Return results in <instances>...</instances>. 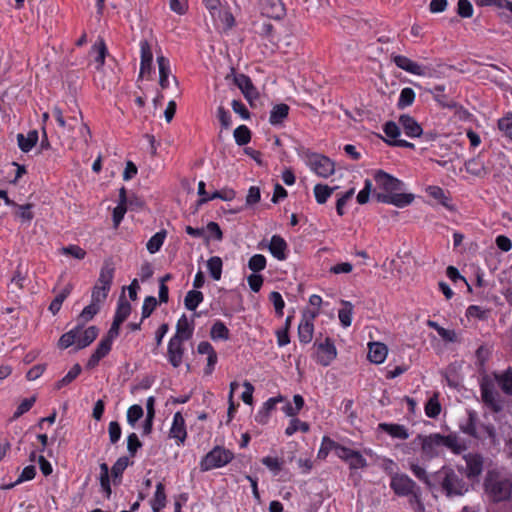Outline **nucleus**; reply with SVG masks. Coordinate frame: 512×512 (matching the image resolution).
<instances>
[{"mask_svg":"<svg viewBox=\"0 0 512 512\" xmlns=\"http://www.w3.org/2000/svg\"><path fill=\"white\" fill-rule=\"evenodd\" d=\"M207 269L210 277L219 281L222 277L223 261L219 256H212L207 261Z\"/></svg>","mask_w":512,"mask_h":512,"instance_id":"nucleus-36","label":"nucleus"},{"mask_svg":"<svg viewBox=\"0 0 512 512\" xmlns=\"http://www.w3.org/2000/svg\"><path fill=\"white\" fill-rule=\"evenodd\" d=\"M316 314L307 317L304 315L298 325V338L299 341L303 344H308L311 342L314 333V318Z\"/></svg>","mask_w":512,"mask_h":512,"instance_id":"nucleus-17","label":"nucleus"},{"mask_svg":"<svg viewBox=\"0 0 512 512\" xmlns=\"http://www.w3.org/2000/svg\"><path fill=\"white\" fill-rule=\"evenodd\" d=\"M399 124L407 137L418 138L423 133L421 125L415 118L408 114H404L399 117Z\"/></svg>","mask_w":512,"mask_h":512,"instance_id":"nucleus-16","label":"nucleus"},{"mask_svg":"<svg viewBox=\"0 0 512 512\" xmlns=\"http://www.w3.org/2000/svg\"><path fill=\"white\" fill-rule=\"evenodd\" d=\"M485 492L493 502L506 501L511 497L512 482L497 471H488L485 478Z\"/></svg>","mask_w":512,"mask_h":512,"instance_id":"nucleus-3","label":"nucleus"},{"mask_svg":"<svg viewBox=\"0 0 512 512\" xmlns=\"http://www.w3.org/2000/svg\"><path fill=\"white\" fill-rule=\"evenodd\" d=\"M393 63L400 69L416 75V76H427L429 72V68L426 66H423L407 56L404 55H394L392 56Z\"/></svg>","mask_w":512,"mask_h":512,"instance_id":"nucleus-11","label":"nucleus"},{"mask_svg":"<svg viewBox=\"0 0 512 512\" xmlns=\"http://www.w3.org/2000/svg\"><path fill=\"white\" fill-rule=\"evenodd\" d=\"M100 475H99V482L102 491L105 493V496L107 498H110L112 490L110 485V476H109V467L106 463L100 464Z\"/></svg>","mask_w":512,"mask_h":512,"instance_id":"nucleus-40","label":"nucleus"},{"mask_svg":"<svg viewBox=\"0 0 512 512\" xmlns=\"http://www.w3.org/2000/svg\"><path fill=\"white\" fill-rule=\"evenodd\" d=\"M204 295L198 290H190L184 298V305L187 310L194 311L203 302Z\"/></svg>","mask_w":512,"mask_h":512,"instance_id":"nucleus-38","label":"nucleus"},{"mask_svg":"<svg viewBox=\"0 0 512 512\" xmlns=\"http://www.w3.org/2000/svg\"><path fill=\"white\" fill-rule=\"evenodd\" d=\"M210 337L213 341H227L230 338V331L221 320H216L210 329Z\"/></svg>","mask_w":512,"mask_h":512,"instance_id":"nucleus-30","label":"nucleus"},{"mask_svg":"<svg viewBox=\"0 0 512 512\" xmlns=\"http://www.w3.org/2000/svg\"><path fill=\"white\" fill-rule=\"evenodd\" d=\"M92 50L96 53L95 63L96 69L100 70L103 68L105 64V58L108 54V49L106 43L103 39H98L95 44L92 46Z\"/></svg>","mask_w":512,"mask_h":512,"instance_id":"nucleus-34","label":"nucleus"},{"mask_svg":"<svg viewBox=\"0 0 512 512\" xmlns=\"http://www.w3.org/2000/svg\"><path fill=\"white\" fill-rule=\"evenodd\" d=\"M499 129L510 139H512V114L501 118L498 121Z\"/></svg>","mask_w":512,"mask_h":512,"instance_id":"nucleus-64","label":"nucleus"},{"mask_svg":"<svg viewBox=\"0 0 512 512\" xmlns=\"http://www.w3.org/2000/svg\"><path fill=\"white\" fill-rule=\"evenodd\" d=\"M304 158L307 166L319 177L328 178L335 172L334 162L323 154L307 150Z\"/></svg>","mask_w":512,"mask_h":512,"instance_id":"nucleus-5","label":"nucleus"},{"mask_svg":"<svg viewBox=\"0 0 512 512\" xmlns=\"http://www.w3.org/2000/svg\"><path fill=\"white\" fill-rule=\"evenodd\" d=\"M333 190L334 188H331L328 185L316 184L313 189L316 202L318 204L326 203L332 195Z\"/></svg>","mask_w":512,"mask_h":512,"instance_id":"nucleus-43","label":"nucleus"},{"mask_svg":"<svg viewBox=\"0 0 512 512\" xmlns=\"http://www.w3.org/2000/svg\"><path fill=\"white\" fill-rule=\"evenodd\" d=\"M498 384L502 391L508 395H512V371L507 370L498 378Z\"/></svg>","mask_w":512,"mask_h":512,"instance_id":"nucleus-58","label":"nucleus"},{"mask_svg":"<svg viewBox=\"0 0 512 512\" xmlns=\"http://www.w3.org/2000/svg\"><path fill=\"white\" fill-rule=\"evenodd\" d=\"M73 290V286L72 284H67L61 292H59L55 298L52 300V302L50 303L49 307H48V310L53 314V315H56L61 307H62V304L63 302L65 301V299L70 295V293L72 292Z\"/></svg>","mask_w":512,"mask_h":512,"instance_id":"nucleus-31","label":"nucleus"},{"mask_svg":"<svg viewBox=\"0 0 512 512\" xmlns=\"http://www.w3.org/2000/svg\"><path fill=\"white\" fill-rule=\"evenodd\" d=\"M477 421L478 415L476 411H468V416L466 419L460 422L459 427L461 432L464 434L471 436L474 440L478 439L477 435Z\"/></svg>","mask_w":512,"mask_h":512,"instance_id":"nucleus-23","label":"nucleus"},{"mask_svg":"<svg viewBox=\"0 0 512 512\" xmlns=\"http://www.w3.org/2000/svg\"><path fill=\"white\" fill-rule=\"evenodd\" d=\"M337 444L338 443L332 440L330 437L324 436L322 438L321 445L317 453L318 459H326L332 450H336Z\"/></svg>","mask_w":512,"mask_h":512,"instance_id":"nucleus-49","label":"nucleus"},{"mask_svg":"<svg viewBox=\"0 0 512 512\" xmlns=\"http://www.w3.org/2000/svg\"><path fill=\"white\" fill-rule=\"evenodd\" d=\"M157 307V300L154 296H147L142 305L141 321L148 318Z\"/></svg>","mask_w":512,"mask_h":512,"instance_id":"nucleus-59","label":"nucleus"},{"mask_svg":"<svg viewBox=\"0 0 512 512\" xmlns=\"http://www.w3.org/2000/svg\"><path fill=\"white\" fill-rule=\"evenodd\" d=\"M140 46V75L149 74L152 70L153 53L149 42L142 39L139 43Z\"/></svg>","mask_w":512,"mask_h":512,"instance_id":"nucleus-15","label":"nucleus"},{"mask_svg":"<svg viewBox=\"0 0 512 512\" xmlns=\"http://www.w3.org/2000/svg\"><path fill=\"white\" fill-rule=\"evenodd\" d=\"M167 236V231L162 229L155 233L146 244V248L150 254H155L160 251L161 247L164 244V241Z\"/></svg>","mask_w":512,"mask_h":512,"instance_id":"nucleus-35","label":"nucleus"},{"mask_svg":"<svg viewBox=\"0 0 512 512\" xmlns=\"http://www.w3.org/2000/svg\"><path fill=\"white\" fill-rule=\"evenodd\" d=\"M144 411L142 406L138 404H134L130 406L127 410V423L132 427L135 428L137 422L143 417Z\"/></svg>","mask_w":512,"mask_h":512,"instance_id":"nucleus-51","label":"nucleus"},{"mask_svg":"<svg viewBox=\"0 0 512 512\" xmlns=\"http://www.w3.org/2000/svg\"><path fill=\"white\" fill-rule=\"evenodd\" d=\"M262 464L268 468L273 475H278L282 470L283 461L278 457L266 456L261 459Z\"/></svg>","mask_w":512,"mask_h":512,"instance_id":"nucleus-55","label":"nucleus"},{"mask_svg":"<svg viewBox=\"0 0 512 512\" xmlns=\"http://www.w3.org/2000/svg\"><path fill=\"white\" fill-rule=\"evenodd\" d=\"M433 481L448 497L462 496L469 490V484L463 479L462 474L448 466L438 470L433 475Z\"/></svg>","mask_w":512,"mask_h":512,"instance_id":"nucleus-2","label":"nucleus"},{"mask_svg":"<svg viewBox=\"0 0 512 512\" xmlns=\"http://www.w3.org/2000/svg\"><path fill=\"white\" fill-rule=\"evenodd\" d=\"M287 242L280 235H273L270 239L268 250L271 255L279 260L284 261L287 258Z\"/></svg>","mask_w":512,"mask_h":512,"instance_id":"nucleus-19","label":"nucleus"},{"mask_svg":"<svg viewBox=\"0 0 512 512\" xmlns=\"http://www.w3.org/2000/svg\"><path fill=\"white\" fill-rule=\"evenodd\" d=\"M34 205L31 203H27L24 205L13 206V208L17 209L16 216L20 219L22 223H30L34 218V213L32 211Z\"/></svg>","mask_w":512,"mask_h":512,"instance_id":"nucleus-47","label":"nucleus"},{"mask_svg":"<svg viewBox=\"0 0 512 512\" xmlns=\"http://www.w3.org/2000/svg\"><path fill=\"white\" fill-rule=\"evenodd\" d=\"M347 463L350 469H361L367 466V460L359 451L356 450H354Z\"/></svg>","mask_w":512,"mask_h":512,"instance_id":"nucleus-60","label":"nucleus"},{"mask_svg":"<svg viewBox=\"0 0 512 512\" xmlns=\"http://www.w3.org/2000/svg\"><path fill=\"white\" fill-rule=\"evenodd\" d=\"M342 308L338 311V318L344 328L351 326L354 306L350 301L342 300Z\"/></svg>","mask_w":512,"mask_h":512,"instance_id":"nucleus-33","label":"nucleus"},{"mask_svg":"<svg viewBox=\"0 0 512 512\" xmlns=\"http://www.w3.org/2000/svg\"><path fill=\"white\" fill-rule=\"evenodd\" d=\"M115 267L110 259L104 261L96 285L111 290V286L114 279Z\"/></svg>","mask_w":512,"mask_h":512,"instance_id":"nucleus-18","label":"nucleus"},{"mask_svg":"<svg viewBox=\"0 0 512 512\" xmlns=\"http://www.w3.org/2000/svg\"><path fill=\"white\" fill-rule=\"evenodd\" d=\"M383 132L389 138V140H387V143L389 145L396 146V147H402V148H414L413 143L408 142L404 139H398L401 132H400L399 126L395 122H393V121L386 122L383 126Z\"/></svg>","mask_w":512,"mask_h":512,"instance_id":"nucleus-13","label":"nucleus"},{"mask_svg":"<svg viewBox=\"0 0 512 512\" xmlns=\"http://www.w3.org/2000/svg\"><path fill=\"white\" fill-rule=\"evenodd\" d=\"M378 430L385 432L394 439L399 440H406L410 435L408 429L404 425L396 423H379Z\"/></svg>","mask_w":512,"mask_h":512,"instance_id":"nucleus-20","label":"nucleus"},{"mask_svg":"<svg viewBox=\"0 0 512 512\" xmlns=\"http://www.w3.org/2000/svg\"><path fill=\"white\" fill-rule=\"evenodd\" d=\"M417 439L421 445V455L424 460H432L443 453V448L450 450L455 455L464 453L470 447V442L461 438L457 433L447 435L431 433L429 435H418Z\"/></svg>","mask_w":512,"mask_h":512,"instance_id":"nucleus-1","label":"nucleus"},{"mask_svg":"<svg viewBox=\"0 0 512 512\" xmlns=\"http://www.w3.org/2000/svg\"><path fill=\"white\" fill-rule=\"evenodd\" d=\"M269 300L272 302L275 313L278 317H282L284 314L285 302L282 295L277 291H272L269 295Z\"/></svg>","mask_w":512,"mask_h":512,"instance_id":"nucleus-57","label":"nucleus"},{"mask_svg":"<svg viewBox=\"0 0 512 512\" xmlns=\"http://www.w3.org/2000/svg\"><path fill=\"white\" fill-rule=\"evenodd\" d=\"M377 187L383 190L382 193H393L401 191L404 187L403 181L386 173L383 170H376L373 174Z\"/></svg>","mask_w":512,"mask_h":512,"instance_id":"nucleus-7","label":"nucleus"},{"mask_svg":"<svg viewBox=\"0 0 512 512\" xmlns=\"http://www.w3.org/2000/svg\"><path fill=\"white\" fill-rule=\"evenodd\" d=\"M375 198L379 203L394 205L398 208L409 206L415 199L412 193H375Z\"/></svg>","mask_w":512,"mask_h":512,"instance_id":"nucleus-8","label":"nucleus"},{"mask_svg":"<svg viewBox=\"0 0 512 512\" xmlns=\"http://www.w3.org/2000/svg\"><path fill=\"white\" fill-rule=\"evenodd\" d=\"M387 346L380 342H373L369 344L368 359L375 364H381L387 357Z\"/></svg>","mask_w":512,"mask_h":512,"instance_id":"nucleus-26","label":"nucleus"},{"mask_svg":"<svg viewBox=\"0 0 512 512\" xmlns=\"http://www.w3.org/2000/svg\"><path fill=\"white\" fill-rule=\"evenodd\" d=\"M131 310V304L125 299L124 296H121L117 303L114 319L123 323L129 317Z\"/></svg>","mask_w":512,"mask_h":512,"instance_id":"nucleus-39","label":"nucleus"},{"mask_svg":"<svg viewBox=\"0 0 512 512\" xmlns=\"http://www.w3.org/2000/svg\"><path fill=\"white\" fill-rule=\"evenodd\" d=\"M194 332L193 324L188 320L186 315H182L176 324V333L172 336V338H177L178 340L188 341L192 338Z\"/></svg>","mask_w":512,"mask_h":512,"instance_id":"nucleus-22","label":"nucleus"},{"mask_svg":"<svg viewBox=\"0 0 512 512\" xmlns=\"http://www.w3.org/2000/svg\"><path fill=\"white\" fill-rule=\"evenodd\" d=\"M409 469L413 473V475L422 481L423 483L427 484L428 486H432L430 482V478L426 472V469L422 466H420L418 463H416L414 460L409 461Z\"/></svg>","mask_w":512,"mask_h":512,"instance_id":"nucleus-52","label":"nucleus"},{"mask_svg":"<svg viewBox=\"0 0 512 512\" xmlns=\"http://www.w3.org/2000/svg\"><path fill=\"white\" fill-rule=\"evenodd\" d=\"M466 461V475L469 479L480 475V454H468L464 456Z\"/></svg>","mask_w":512,"mask_h":512,"instance_id":"nucleus-32","label":"nucleus"},{"mask_svg":"<svg viewBox=\"0 0 512 512\" xmlns=\"http://www.w3.org/2000/svg\"><path fill=\"white\" fill-rule=\"evenodd\" d=\"M316 360L322 366H328L337 356V350L334 341L327 337L324 342L315 343Z\"/></svg>","mask_w":512,"mask_h":512,"instance_id":"nucleus-9","label":"nucleus"},{"mask_svg":"<svg viewBox=\"0 0 512 512\" xmlns=\"http://www.w3.org/2000/svg\"><path fill=\"white\" fill-rule=\"evenodd\" d=\"M217 118L221 124L222 129L228 130L232 126V116L229 110L223 106L217 108Z\"/></svg>","mask_w":512,"mask_h":512,"instance_id":"nucleus-56","label":"nucleus"},{"mask_svg":"<svg viewBox=\"0 0 512 512\" xmlns=\"http://www.w3.org/2000/svg\"><path fill=\"white\" fill-rule=\"evenodd\" d=\"M129 466V459L126 456H122L116 460L111 468V475L114 482L117 478H121L125 469Z\"/></svg>","mask_w":512,"mask_h":512,"instance_id":"nucleus-54","label":"nucleus"},{"mask_svg":"<svg viewBox=\"0 0 512 512\" xmlns=\"http://www.w3.org/2000/svg\"><path fill=\"white\" fill-rule=\"evenodd\" d=\"M159 67V84L162 88H167L169 85L170 63L164 56L157 57Z\"/></svg>","mask_w":512,"mask_h":512,"instance_id":"nucleus-37","label":"nucleus"},{"mask_svg":"<svg viewBox=\"0 0 512 512\" xmlns=\"http://www.w3.org/2000/svg\"><path fill=\"white\" fill-rule=\"evenodd\" d=\"M141 447L142 443L136 433L133 432L127 436V450L131 457H134Z\"/></svg>","mask_w":512,"mask_h":512,"instance_id":"nucleus-63","label":"nucleus"},{"mask_svg":"<svg viewBox=\"0 0 512 512\" xmlns=\"http://www.w3.org/2000/svg\"><path fill=\"white\" fill-rule=\"evenodd\" d=\"M235 82L247 100L251 101L253 98H256L257 91H256V88L254 87L250 77H248L245 74H239L235 78Z\"/></svg>","mask_w":512,"mask_h":512,"instance_id":"nucleus-25","label":"nucleus"},{"mask_svg":"<svg viewBox=\"0 0 512 512\" xmlns=\"http://www.w3.org/2000/svg\"><path fill=\"white\" fill-rule=\"evenodd\" d=\"M167 503L165 485L162 482L156 484L153 497L150 500V506L153 512H161Z\"/></svg>","mask_w":512,"mask_h":512,"instance_id":"nucleus-24","label":"nucleus"},{"mask_svg":"<svg viewBox=\"0 0 512 512\" xmlns=\"http://www.w3.org/2000/svg\"><path fill=\"white\" fill-rule=\"evenodd\" d=\"M289 111L290 107L285 103L274 105L269 114V123L274 127L283 126L288 118Z\"/></svg>","mask_w":512,"mask_h":512,"instance_id":"nucleus-21","label":"nucleus"},{"mask_svg":"<svg viewBox=\"0 0 512 512\" xmlns=\"http://www.w3.org/2000/svg\"><path fill=\"white\" fill-rule=\"evenodd\" d=\"M169 438L174 439L178 447L185 444L187 428L185 419L180 411H177L173 415L172 424L169 429Z\"/></svg>","mask_w":512,"mask_h":512,"instance_id":"nucleus-10","label":"nucleus"},{"mask_svg":"<svg viewBox=\"0 0 512 512\" xmlns=\"http://www.w3.org/2000/svg\"><path fill=\"white\" fill-rule=\"evenodd\" d=\"M482 402H484L493 412H500L503 409V400L501 396L482 386Z\"/></svg>","mask_w":512,"mask_h":512,"instance_id":"nucleus-28","label":"nucleus"},{"mask_svg":"<svg viewBox=\"0 0 512 512\" xmlns=\"http://www.w3.org/2000/svg\"><path fill=\"white\" fill-rule=\"evenodd\" d=\"M267 260L266 257L262 254H254L248 260V268L253 273H259L266 268Z\"/></svg>","mask_w":512,"mask_h":512,"instance_id":"nucleus-50","label":"nucleus"},{"mask_svg":"<svg viewBox=\"0 0 512 512\" xmlns=\"http://www.w3.org/2000/svg\"><path fill=\"white\" fill-rule=\"evenodd\" d=\"M233 136L238 146L247 145L251 141V131L246 125L238 126L234 130Z\"/></svg>","mask_w":512,"mask_h":512,"instance_id":"nucleus-48","label":"nucleus"},{"mask_svg":"<svg viewBox=\"0 0 512 512\" xmlns=\"http://www.w3.org/2000/svg\"><path fill=\"white\" fill-rule=\"evenodd\" d=\"M39 135L37 130H30L26 135L19 133L17 135V143L20 150L28 153L37 144Z\"/></svg>","mask_w":512,"mask_h":512,"instance_id":"nucleus-27","label":"nucleus"},{"mask_svg":"<svg viewBox=\"0 0 512 512\" xmlns=\"http://www.w3.org/2000/svg\"><path fill=\"white\" fill-rule=\"evenodd\" d=\"M426 194L433 198L435 202L449 211H454L455 206L452 202L449 192L445 191L440 186L429 185L425 189Z\"/></svg>","mask_w":512,"mask_h":512,"instance_id":"nucleus-14","label":"nucleus"},{"mask_svg":"<svg viewBox=\"0 0 512 512\" xmlns=\"http://www.w3.org/2000/svg\"><path fill=\"white\" fill-rule=\"evenodd\" d=\"M184 342L181 339L170 338L167 345V360L173 368H178L183 363L185 354Z\"/></svg>","mask_w":512,"mask_h":512,"instance_id":"nucleus-12","label":"nucleus"},{"mask_svg":"<svg viewBox=\"0 0 512 512\" xmlns=\"http://www.w3.org/2000/svg\"><path fill=\"white\" fill-rule=\"evenodd\" d=\"M62 255L71 256L75 259L82 260L86 256V251L79 245L70 244L60 249Z\"/></svg>","mask_w":512,"mask_h":512,"instance_id":"nucleus-53","label":"nucleus"},{"mask_svg":"<svg viewBox=\"0 0 512 512\" xmlns=\"http://www.w3.org/2000/svg\"><path fill=\"white\" fill-rule=\"evenodd\" d=\"M234 458V454L223 446H215L199 462L202 472L218 469L226 466Z\"/></svg>","mask_w":512,"mask_h":512,"instance_id":"nucleus-4","label":"nucleus"},{"mask_svg":"<svg viewBox=\"0 0 512 512\" xmlns=\"http://www.w3.org/2000/svg\"><path fill=\"white\" fill-rule=\"evenodd\" d=\"M78 334H79V326L71 329L70 331L64 333L60 339H59V342H58V346L61 348V349H67L69 348L70 346H72L73 344H76L77 345V337H78Z\"/></svg>","mask_w":512,"mask_h":512,"instance_id":"nucleus-46","label":"nucleus"},{"mask_svg":"<svg viewBox=\"0 0 512 512\" xmlns=\"http://www.w3.org/2000/svg\"><path fill=\"white\" fill-rule=\"evenodd\" d=\"M424 411L427 417L437 418L441 412V404L438 395L434 394L425 404Z\"/></svg>","mask_w":512,"mask_h":512,"instance_id":"nucleus-44","label":"nucleus"},{"mask_svg":"<svg viewBox=\"0 0 512 512\" xmlns=\"http://www.w3.org/2000/svg\"><path fill=\"white\" fill-rule=\"evenodd\" d=\"M310 430V425L307 422L301 421L300 419L292 418L289 421L288 426L285 429V434L287 436L294 435L297 431H301L303 433H307Z\"/></svg>","mask_w":512,"mask_h":512,"instance_id":"nucleus-45","label":"nucleus"},{"mask_svg":"<svg viewBox=\"0 0 512 512\" xmlns=\"http://www.w3.org/2000/svg\"><path fill=\"white\" fill-rule=\"evenodd\" d=\"M415 92L410 87H405L401 90L398 101H397V107L398 109H405L409 106H411L414 103L415 100Z\"/></svg>","mask_w":512,"mask_h":512,"instance_id":"nucleus-42","label":"nucleus"},{"mask_svg":"<svg viewBox=\"0 0 512 512\" xmlns=\"http://www.w3.org/2000/svg\"><path fill=\"white\" fill-rule=\"evenodd\" d=\"M98 336V328L95 326H90L86 329H82V327L79 326V334H78V341H77V348L83 349L87 346H89Z\"/></svg>","mask_w":512,"mask_h":512,"instance_id":"nucleus-29","label":"nucleus"},{"mask_svg":"<svg viewBox=\"0 0 512 512\" xmlns=\"http://www.w3.org/2000/svg\"><path fill=\"white\" fill-rule=\"evenodd\" d=\"M109 292V290H106L105 288H102L95 284L91 292V301L95 302L96 304L102 305L106 300Z\"/></svg>","mask_w":512,"mask_h":512,"instance_id":"nucleus-62","label":"nucleus"},{"mask_svg":"<svg viewBox=\"0 0 512 512\" xmlns=\"http://www.w3.org/2000/svg\"><path fill=\"white\" fill-rule=\"evenodd\" d=\"M390 488L397 496L405 497L415 494L417 485L408 475L395 473L391 477Z\"/></svg>","mask_w":512,"mask_h":512,"instance_id":"nucleus-6","label":"nucleus"},{"mask_svg":"<svg viewBox=\"0 0 512 512\" xmlns=\"http://www.w3.org/2000/svg\"><path fill=\"white\" fill-rule=\"evenodd\" d=\"M81 371V366L78 363H76L63 378H61L55 383V388L57 390H60L61 388L67 386L80 375Z\"/></svg>","mask_w":512,"mask_h":512,"instance_id":"nucleus-41","label":"nucleus"},{"mask_svg":"<svg viewBox=\"0 0 512 512\" xmlns=\"http://www.w3.org/2000/svg\"><path fill=\"white\" fill-rule=\"evenodd\" d=\"M35 402V396L23 399L14 412L13 418L16 419L22 416L24 413L28 412L33 407Z\"/></svg>","mask_w":512,"mask_h":512,"instance_id":"nucleus-61","label":"nucleus"}]
</instances>
